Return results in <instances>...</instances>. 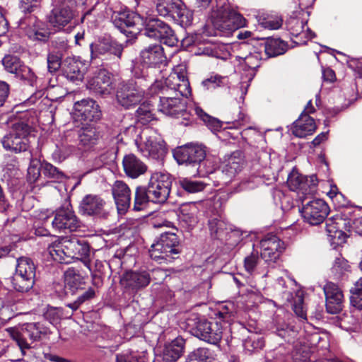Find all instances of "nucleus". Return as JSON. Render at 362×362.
<instances>
[{
	"label": "nucleus",
	"mask_w": 362,
	"mask_h": 362,
	"mask_svg": "<svg viewBox=\"0 0 362 362\" xmlns=\"http://www.w3.org/2000/svg\"><path fill=\"white\" fill-rule=\"evenodd\" d=\"M42 163L40 160L32 158L28 168L27 179L30 183H35L40 176Z\"/></svg>",
	"instance_id": "8fccbe9b"
},
{
	"label": "nucleus",
	"mask_w": 362,
	"mask_h": 362,
	"mask_svg": "<svg viewBox=\"0 0 362 362\" xmlns=\"http://www.w3.org/2000/svg\"><path fill=\"white\" fill-rule=\"evenodd\" d=\"M307 22L298 18H290L286 26L291 35L293 37V42L298 45H305L306 42L315 37V34L309 28L305 27Z\"/></svg>",
	"instance_id": "5701e85b"
},
{
	"label": "nucleus",
	"mask_w": 362,
	"mask_h": 362,
	"mask_svg": "<svg viewBox=\"0 0 362 362\" xmlns=\"http://www.w3.org/2000/svg\"><path fill=\"white\" fill-rule=\"evenodd\" d=\"M163 95L160 96L158 110L163 113L173 116L179 117L181 115L187 118L186 102L178 95L177 93L173 94L169 92H162Z\"/></svg>",
	"instance_id": "a211bd4d"
},
{
	"label": "nucleus",
	"mask_w": 362,
	"mask_h": 362,
	"mask_svg": "<svg viewBox=\"0 0 362 362\" xmlns=\"http://www.w3.org/2000/svg\"><path fill=\"white\" fill-rule=\"evenodd\" d=\"M146 136L141 151L145 156L153 159H162L167 153L164 141L153 131L146 129L143 132Z\"/></svg>",
	"instance_id": "6ab92c4d"
},
{
	"label": "nucleus",
	"mask_w": 362,
	"mask_h": 362,
	"mask_svg": "<svg viewBox=\"0 0 362 362\" xmlns=\"http://www.w3.org/2000/svg\"><path fill=\"white\" fill-rule=\"evenodd\" d=\"M151 90L153 93L159 91L169 92L173 94L177 93L181 97L188 98L191 95L189 81L187 76L186 66L180 64L173 69V71L165 80V86L161 81H156L151 86Z\"/></svg>",
	"instance_id": "f03ea898"
},
{
	"label": "nucleus",
	"mask_w": 362,
	"mask_h": 362,
	"mask_svg": "<svg viewBox=\"0 0 362 362\" xmlns=\"http://www.w3.org/2000/svg\"><path fill=\"white\" fill-rule=\"evenodd\" d=\"M144 35L169 47L175 46L178 42L170 26L164 21L156 18H149L146 21Z\"/></svg>",
	"instance_id": "1a4fd4ad"
},
{
	"label": "nucleus",
	"mask_w": 362,
	"mask_h": 362,
	"mask_svg": "<svg viewBox=\"0 0 362 362\" xmlns=\"http://www.w3.org/2000/svg\"><path fill=\"white\" fill-rule=\"evenodd\" d=\"M145 92L136 81L129 80L120 84L117 91V100L125 109L134 107L144 98Z\"/></svg>",
	"instance_id": "f8f14e48"
},
{
	"label": "nucleus",
	"mask_w": 362,
	"mask_h": 362,
	"mask_svg": "<svg viewBox=\"0 0 362 362\" xmlns=\"http://www.w3.org/2000/svg\"><path fill=\"white\" fill-rule=\"evenodd\" d=\"M151 275L146 271L127 272L121 279V284L125 288L137 290L147 286L151 281Z\"/></svg>",
	"instance_id": "cd10ccee"
},
{
	"label": "nucleus",
	"mask_w": 362,
	"mask_h": 362,
	"mask_svg": "<svg viewBox=\"0 0 362 362\" xmlns=\"http://www.w3.org/2000/svg\"><path fill=\"white\" fill-rule=\"evenodd\" d=\"M16 76L23 80L27 81L30 86H33L37 79L35 74L31 69L23 64L16 74Z\"/></svg>",
	"instance_id": "bf43d9fd"
},
{
	"label": "nucleus",
	"mask_w": 362,
	"mask_h": 362,
	"mask_svg": "<svg viewBox=\"0 0 362 362\" xmlns=\"http://www.w3.org/2000/svg\"><path fill=\"white\" fill-rule=\"evenodd\" d=\"M223 329L221 322L198 320L192 328V333L206 343L218 346L223 337Z\"/></svg>",
	"instance_id": "9d476101"
},
{
	"label": "nucleus",
	"mask_w": 362,
	"mask_h": 362,
	"mask_svg": "<svg viewBox=\"0 0 362 362\" xmlns=\"http://www.w3.org/2000/svg\"><path fill=\"white\" fill-rule=\"evenodd\" d=\"M151 202V198L148 195L147 188L144 187H137L135 192L134 209L135 211H140L144 204Z\"/></svg>",
	"instance_id": "a18cd8bd"
},
{
	"label": "nucleus",
	"mask_w": 362,
	"mask_h": 362,
	"mask_svg": "<svg viewBox=\"0 0 362 362\" xmlns=\"http://www.w3.org/2000/svg\"><path fill=\"white\" fill-rule=\"evenodd\" d=\"M185 341L182 337H177L170 343L165 345L163 350V359L165 362H175L184 353Z\"/></svg>",
	"instance_id": "f704fd0d"
},
{
	"label": "nucleus",
	"mask_w": 362,
	"mask_h": 362,
	"mask_svg": "<svg viewBox=\"0 0 362 362\" xmlns=\"http://www.w3.org/2000/svg\"><path fill=\"white\" fill-rule=\"evenodd\" d=\"M61 314V310L59 308L50 307L47 308V311L44 314V316L45 319L53 324L60 319Z\"/></svg>",
	"instance_id": "338daca9"
},
{
	"label": "nucleus",
	"mask_w": 362,
	"mask_h": 362,
	"mask_svg": "<svg viewBox=\"0 0 362 362\" xmlns=\"http://www.w3.org/2000/svg\"><path fill=\"white\" fill-rule=\"evenodd\" d=\"M179 240L174 233L165 232L151 245L149 255L159 264L171 262L180 254Z\"/></svg>",
	"instance_id": "7ed1b4c3"
},
{
	"label": "nucleus",
	"mask_w": 362,
	"mask_h": 362,
	"mask_svg": "<svg viewBox=\"0 0 362 362\" xmlns=\"http://www.w3.org/2000/svg\"><path fill=\"white\" fill-rule=\"evenodd\" d=\"M276 332L278 336L288 342H291L297 334L295 327L287 324H278Z\"/></svg>",
	"instance_id": "3c124183"
},
{
	"label": "nucleus",
	"mask_w": 362,
	"mask_h": 362,
	"mask_svg": "<svg viewBox=\"0 0 362 362\" xmlns=\"http://www.w3.org/2000/svg\"><path fill=\"white\" fill-rule=\"evenodd\" d=\"M112 18L115 28L127 37L136 35L144 23L141 16L132 11L115 13Z\"/></svg>",
	"instance_id": "4468645a"
},
{
	"label": "nucleus",
	"mask_w": 362,
	"mask_h": 362,
	"mask_svg": "<svg viewBox=\"0 0 362 362\" xmlns=\"http://www.w3.org/2000/svg\"><path fill=\"white\" fill-rule=\"evenodd\" d=\"M122 165L125 174L132 179L139 177L147 170V165L132 153L124 157Z\"/></svg>",
	"instance_id": "2f4dec72"
},
{
	"label": "nucleus",
	"mask_w": 362,
	"mask_h": 362,
	"mask_svg": "<svg viewBox=\"0 0 362 362\" xmlns=\"http://www.w3.org/2000/svg\"><path fill=\"white\" fill-rule=\"evenodd\" d=\"M111 189L119 213H125L131 204L130 188L124 181L116 180Z\"/></svg>",
	"instance_id": "a878e982"
},
{
	"label": "nucleus",
	"mask_w": 362,
	"mask_h": 362,
	"mask_svg": "<svg viewBox=\"0 0 362 362\" xmlns=\"http://www.w3.org/2000/svg\"><path fill=\"white\" fill-rule=\"evenodd\" d=\"M173 156L179 164H200L206 157V151L202 146L187 144L176 148Z\"/></svg>",
	"instance_id": "412c9836"
},
{
	"label": "nucleus",
	"mask_w": 362,
	"mask_h": 362,
	"mask_svg": "<svg viewBox=\"0 0 362 362\" xmlns=\"http://www.w3.org/2000/svg\"><path fill=\"white\" fill-rule=\"evenodd\" d=\"M217 358V355L214 351L201 347L191 352L187 358V362H214Z\"/></svg>",
	"instance_id": "c9c22d12"
},
{
	"label": "nucleus",
	"mask_w": 362,
	"mask_h": 362,
	"mask_svg": "<svg viewBox=\"0 0 362 362\" xmlns=\"http://www.w3.org/2000/svg\"><path fill=\"white\" fill-rule=\"evenodd\" d=\"M245 162L242 151H235L230 155L224 156L221 165L222 179L225 183H228L238 175L244 168Z\"/></svg>",
	"instance_id": "aec40b11"
},
{
	"label": "nucleus",
	"mask_w": 362,
	"mask_h": 362,
	"mask_svg": "<svg viewBox=\"0 0 362 362\" xmlns=\"http://www.w3.org/2000/svg\"><path fill=\"white\" fill-rule=\"evenodd\" d=\"M64 75L70 81H81L86 70V64L80 59L67 57L62 64Z\"/></svg>",
	"instance_id": "c85d7f7f"
},
{
	"label": "nucleus",
	"mask_w": 362,
	"mask_h": 362,
	"mask_svg": "<svg viewBox=\"0 0 362 362\" xmlns=\"http://www.w3.org/2000/svg\"><path fill=\"white\" fill-rule=\"evenodd\" d=\"M349 269L348 262L344 257H337L334 262L331 272L335 278L339 279L349 271Z\"/></svg>",
	"instance_id": "603ef678"
},
{
	"label": "nucleus",
	"mask_w": 362,
	"mask_h": 362,
	"mask_svg": "<svg viewBox=\"0 0 362 362\" xmlns=\"http://www.w3.org/2000/svg\"><path fill=\"white\" fill-rule=\"evenodd\" d=\"M336 219L330 218L326 221L325 228L327 235L333 238H340V236L343 234L342 230L339 228V223L336 222Z\"/></svg>",
	"instance_id": "5fc2aeb1"
},
{
	"label": "nucleus",
	"mask_w": 362,
	"mask_h": 362,
	"mask_svg": "<svg viewBox=\"0 0 362 362\" xmlns=\"http://www.w3.org/2000/svg\"><path fill=\"white\" fill-rule=\"evenodd\" d=\"M262 54L259 52L250 53L248 55L243 58L245 66H247L249 70H250L248 81H250L255 76V71L260 66Z\"/></svg>",
	"instance_id": "c03bdc74"
},
{
	"label": "nucleus",
	"mask_w": 362,
	"mask_h": 362,
	"mask_svg": "<svg viewBox=\"0 0 362 362\" xmlns=\"http://www.w3.org/2000/svg\"><path fill=\"white\" fill-rule=\"evenodd\" d=\"M52 225L56 230L71 232L80 228L81 222L75 214L71 206L66 204L55 211Z\"/></svg>",
	"instance_id": "2eb2a0df"
},
{
	"label": "nucleus",
	"mask_w": 362,
	"mask_h": 362,
	"mask_svg": "<svg viewBox=\"0 0 362 362\" xmlns=\"http://www.w3.org/2000/svg\"><path fill=\"white\" fill-rule=\"evenodd\" d=\"M318 180L315 175L309 177L300 174L293 170L288 175L287 185L289 189L296 192L300 199H305L308 195H313L317 192Z\"/></svg>",
	"instance_id": "9b49d317"
},
{
	"label": "nucleus",
	"mask_w": 362,
	"mask_h": 362,
	"mask_svg": "<svg viewBox=\"0 0 362 362\" xmlns=\"http://www.w3.org/2000/svg\"><path fill=\"white\" fill-rule=\"evenodd\" d=\"M293 311L299 317L306 320V311L303 305V298L301 295H298L294 300Z\"/></svg>",
	"instance_id": "0e129e2a"
},
{
	"label": "nucleus",
	"mask_w": 362,
	"mask_h": 362,
	"mask_svg": "<svg viewBox=\"0 0 362 362\" xmlns=\"http://www.w3.org/2000/svg\"><path fill=\"white\" fill-rule=\"evenodd\" d=\"M35 284V278L21 276L17 273L15 274L12 279V285L13 288L18 292H28L30 291Z\"/></svg>",
	"instance_id": "ea45409f"
},
{
	"label": "nucleus",
	"mask_w": 362,
	"mask_h": 362,
	"mask_svg": "<svg viewBox=\"0 0 362 362\" xmlns=\"http://www.w3.org/2000/svg\"><path fill=\"white\" fill-rule=\"evenodd\" d=\"M36 267L33 261L26 257H21L17 259L16 273L21 276L35 277Z\"/></svg>",
	"instance_id": "58836bf2"
},
{
	"label": "nucleus",
	"mask_w": 362,
	"mask_h": 362,
	"mask_svg": "<svg viewBox=\"0 0 362 362\" xmlns=\"http://www.w3.org/2000/svg\"><path fill=\"white\" fill-rule=\"evenodd\" d=\"M62 54L56 53L54 51L50 52L47 55V69L50 73L55 72L62 66Z\"/></svg>",
	"instance_id": "864d4df0"
},
{
	"label": "nucleus",
	"mask_w": 362,
	"mask_h": 362,
	"mask_svg": "<svg viewBox=\"0 0 362 362\" xmlns=\"http://www.w3.org/2000/svg\"><path fill=\"white\" fill-rule=\"evenodd\" d=\"M47 250L56 262L69 264L76 258L81 259L90 271V247L83 238L76 235L62 237L49 245Z\"/></svg>",
	"instance_id": "f257e3e1"
},
{
	"label": "nucleus",
	"mask_w": 362,
	"mask_h": 362,
	"mask_svg": "<svg viewBox=\"0 0 362 362\" xmlns=\"http://www.w3.org/2000/svg\"><path fill=\"white\" fill-rule=\"evenodd\" d=\"M88 88L101 95L110 93L112 89L110 74L105 70H100L97 76L89 81Z\"/></svg>",
	"instance_id": "7c9ffc66"
},
{
	"label": "nucleus",
	"mask_w": 362,
	"mask_h": 362,
	"mask_svg": "<svg viewBox=\"0 0 362 362\" xmlns=\"http://www.w3.org/2000/svg\"><path fill=\"white\" fill-rule=\"evenodd\" d=\"M208 226L211 235L214 238L222 239L229 232L232 227L225 220L222 215L212 216L208 221Z\"/></svg>",
	"instance_id": "72a5a7b5"
},
{
	"label": "nucleus",
	"mask_w": 362,
	"mask_h": 362,
	"mask_svg": "<svg viewBox=\"0 0 362 362\" xmlns=\"http://www.w3.org/2000/svg\"><path fill=\"white\" fill-rule=\"evenodd\" d=\"M279 42L276 40H269L264 45V51L269 57H275L282 54L279 47Z\"/></svg>",
	"instance_id": "052dcab7"
},
{
	"label": "nucleus",
	"mask_w": 362,
	"mask_h": 362,
	"mask_svg": "<svg viewBox=\"0 0 362 362\" xmlns=\"http://www.w3.org/2000/svg\"><path fill=\"white\" fill-rule=\"evenodd\" d=\"M141 62L153 66L163 63L165 60L163 49L160 44L154 43L145 47L140 53Z\"/></svg>",
	"instance_id": "c756f323"
},
{
	"label": "nucleus",
	"mask_w": 362,
	"mask_h": 362,
	"mask_svg": "<svg viewBox=\"0 0 362 362\" xmlns=\"http://www.w3.org/2000/svg\"><path fill=\"white\" fill-rule=\"evenodd\" d=\"M326 300V309L329 313L336 314L342 310L344 295L337 285L327 282L323 287Z\"/></svg>",
	"instance_id": "393cba45"
},
{
	"label": "nucleus",
	"mask_w": 362,
	"mask_h": 362,
	"mask_svg": "<svg viewBox=\"0 0 362 362\" xmlns=\"http://www.w3.org/2000/svg\"><path fill=\"white\" fill-rule=\"evenodd\" d=\"M8 336L16 342L24 355L27 350L35 348L36 342L46 331L40 323H25L18 327H8L6 329Z\"/></svg>",
	"instance_id": "20e7f679"
},
{
	"label": "nucleus",
	"mask_w": 362,
	"mask_h": 362,
	"mask_svg": "<svg viewBox=\"0 0 362 362\" xmlns=\"http://www.w3.org/2000/svg\"><path fill=\"white\" fill-rule=\"evenodd\" d=\"M19 26L32 40L45 42L49 37L50 31L48 26L35 16L21 18Z\"/></svg>",
	"instance_id": "f3484780"
},
{
	"label": "nucleus",
	"mask_w": 362,
	"mask_h": 362,
	"mask_svg": "<svg viewBox=\"0 0 362 362\" xmlns=\"http://www.w3.org/2000/svg\"><path fill=\"white\" fill-rule=\"evenodd\" d=\"M300 212L305 221L310 225H318L328 216L329 207L323 199H314L305 204Z\"/></svg>",
	"instance_id": "dca6fc26"
},
{
	"label": "nucleus",
	"mask_w": 362,
	"mask_h": 362,
	"mask_svg": "<svg viewBox=\"0 0 362 362\" xmlns=\"http://www.w3.org/2000/svg\"><path fill=\"white\" fill-rule=\"evenodd\" d=\"M315 129V122L308 114H301L291 127L292 134L299 138H305L313 134Z\"/></svg>",
	"instance_id": "473e14b6"
},
{
	"label": "nucleus",
	"mask_w": 362,
	"mask_h": 362,
	"mask_svg": "<svg viewBox=\"0 0 362 362\" xmlns=\"http://www.w3.org/2000/svg\"><path fill=\"white\" fill-rule=\"evenodd\" d=\"M51 6L52 8L47 20L54 28L60 30L74 24L76 0H51Z\"/></svg>",
	"instance_id": "6e6552de"
},
{
	"label": "nucleus",
	"mask_w": 362,
	"mask_h": 362,
	"mask_svg": "<svg viewBox=\"0 0 362 362\" xmlns=\"http://www.w3.org/2000/svg\"><path fill=\"white\" fill-rule=\"evenodd\" d=\"M226 78L221 77L219 76H211L209 78L204 81L202 84L207 89L215 88L216 87L221 86L224 83V81Z\"/></svg>",
	"instance_id": "69168bd1"
},
{
	"label": "nucleus",
	"mask_w": 362,
	"mask_h": 362,
	"mask_svg": "<svg viewBox=\"0 0 362 362\" xmlns=\"http://www.w3.org/2000/svg\"><path fill=\"white\" fill-rule=\"evenodd\" d=\"M193 111L212 132L219 131L222 128L221 121L209 115L201 107L196 106L193 108Z\"/></svg>",
	"instance_id": "a19ab883"
},
{
	"label": "nucleus",
	"mask_w": 362,
	"mask_h": 362,
	"mask_svg": "<svg viewBox=\"0 0 362 362\" xmlns=\"http://www.w3.org/2000/svg\"><path fill=\"white\" fill-rule=\"evenodd\" d=\"M214 28L223 36H228L247 25V20L228 6H221L212 16Z\"/></svg>",
	"instance_id": "39448f33"
},
{
	"label": "nucleus",
	"mask_w": 362,
	"mask_h": 362,
	"mask_svg": "<svg viewBox=\"0 0 362 362\" xmlns=\"http://www.w3.org/2000/svg\"><path fill=\"white\" fill-rule=\"evenodd\" d=\"M41 168L43 175L54 182H61L66 178L63 171L47 161L42 163Z\"/></svg>",
	"instance_id": "79ce46f5"
},
{
	"label": "nucleus",
	"mask_w": 362,
	"mask_h": 362,
	"mask_svg": "<svg viewBox=\"0 0 362 362\" xmlns=\"http://www.w3.org/2000/svg\"><path fill=\"white\" fill-rule=\"evenodd\" d=\"M258 252H252L250 255L247 256L244 259V267L245 270L252 274L255 269L258 263Z\"/></svg>",
	"instance_id": "680f3d73"
},
{
	"label": "nucleus",
	"mask_w": 362,
	"mask_h": 362,
	"mask_svg": "<svg viewBox=\"0 0 362 362\" xmlns=\"http://www.w3.org/2000/svg\"><path fill=\"white\" fill-rule=\"evenodd\" d=\"M110 48V41L107 40H104L100 41L97 44H91L90 45V52L92 57H98V55H103L107 52H109Z\"/></svg>",
	"instance_id": "13d9d810"
},
{
	"label": "nucleus",
	"mask_w": 362,
	"mask_h": 362,
	"mask_svg": "<svg viewBox=\"0 0 362 362\" xmlns=\"http://www.w3.org/2000/svg\"><path fill=\"white\" fill-rule=\"evenodd\" d=\"M74 108L76 116L84 122L97 121L101 116L99 105L90 99H83L75 103Z\"/></svg>",
	"instance_id": "bb28decb"
},
{
	"label": "nucleus",
	"mask_w": 362,
	"mask_h": 362,
	"mask_svg": "<svg viewBox=\"0 0 362 362\" xmlns=\"http://www.w3.org/2000/svg\"><path fill=\"white\" fill-rule=\"evenodd\" d=\"M99 138V133L93 127L83 128L78 134L79 144L86 149H89L97 144Z\"/></svg>",
	"instance_id": "4c0bfd02"
},
{
	"label": "nucleus",
	"mask_w": 362,
	"mask_h": 362,
	"mask_svg": "<svg viewBox=\"0 0 362 362\" xmlns=\"http://www.w3.org/2000/svg\"><path fill=\"white\" fill-rule=\"evenodd\" d=\"M105 202L98 195L87 194L79 205L80 211L87 216L106 218L108 213L105 209Z\"/></svg>",
	"instance_id": "4be33fe9"
},
{
	"label": "nucleus",
	"mask_w": 362,
	"mask_h": 362,
	"mask_svg": "<svg viewBox=\"0 0 362 362\" xmlns=\"http://www.w3.org/2000/svg\"><path fill=\"white\" fill-rule=\"evenodd\" d=\"M69 40L65 37H56L52 41V51L64 55L69 49Z\"/></svg>",
	"instance_id": "6e6d98bb"
},
{
	"label": "nucleus",
	"mask_w": 362,
	"mask_h": 362,
	"mask_svg": "<svg viewBox=\"0 0 362 362\" xmlns=\"http://www.w3.org/2000/svg\"><path fill=\"white\" fill-rule=\"evenodd\" d=\"M136 120L141 124H147L155 119L152 108L148 103H142L135 112Z\"/></svg>",
	"instance_id": "37998d69"
},
{
	"label": "nucleus",
	"mask_w": 362,
	"mask_h": 362,
	"mask_svg": "<svg viewBox=\"0 0 362 362\" xmlns=\"http://www.w3.org/2000/svg\"><path fill=\"white\" fill-rule=\"evenodd\" d=\"M4 69L9 73L16 74L22 66L20 59L14 55H6L2 59Z\"/></svg>",
	"instance_id": "09e8293b"
},
{
	"label": "nucleus",
	"mask_w": 362,
	"mask_h": 362,
	"mask_svg": "<svg viewBox=\"0 0 362 362\" xmlns=\"http://www.w3.org/2000/svg\"><path fill=\"white\" fill-rule=\"evenodd\" d=\"M171 183V180L168 174L153 173L146 187L148 195L151 198V202L164 203L170 194Z\"/></svg>",
	"instance_id": "ddd939ff"
},
{
	"label": "nucleus",
	"mask_w": 362,
	"mask_h": 362,
	"mask_svg": "<svg viewBox=\"0 0 362 362\" xmlns=\"http://www.w3.org/2000/svg\"><path fill=\"white\" fill-rule=\"evenodd\" d=\"M106 162V156L105 155H101L99 157L95 158L93 160H88L86 165L89 168L88 171L90 172L100 168Z\"/></svg>",
	"instance_id": "774afa93"
},
{
	"label": "nucleus",
	"mask_w": 362,
	"mask_h": 362,
	"mask_svg": "<svg viewBox=\"0 0 362 362\" xmlns=\"http://www.w3.org/2000/svg\"><path fill=\"white\" fill-rule=\"evenodd\" d=\"M351 304L358 310H362V277L360 278L350 290Z\"/></svg>",
	"instance_id": "de8ad7c7"
},
{
	"label": "nucleus",
	"mask_w": 362,
	"mask_h": 362,
	"mask_svg": "<svg viewBox=\"0 0 362 362\" xmlns=\"http://www.w3.org/2000/svg\"><path fill=\"white\" fill-rule=\"evenodd\" d=\"M156 11L161 16L173 19L182 27H187L192 23L193 12L182 0H157Z\"/></svg>",
	"instance_id": "0eeeda50"
},
{
	"label": "nucleus",
	"mask_w": 362,
	"mask_h": 362,
	"mask_svg": "<svg viewBox=\"0 0 362 362\" xmlns=\"http://www.w3.org/2000/svg\"><path fill=\"white\" fill-rule=\"evenodd\" d=\"M180 187L189 193H197L202 192L206 187V184L202 181L192 180L183 178L179 180Z\"/></svg>",
	"instance_id": "49530a36"
},
{
	"label": "nucleus",
	"mask_w": 362,
	"mask_h": 362,
	"mask_svg": "<svg viewBox=\"0 0 362 362\" xmlns=\"http://www.w3.org/2000/svg\"><path fill=\"white\" fill-rule=\"evenodd\" d=\"M65 287L72 293L78 290L83 283V278L78 269L69 267L64 273Z\"/></svg>",
	"instance_id": "e433bc0d"
},
{
	"label": "nucleus",
	"mask_w": 362,
	"mask_h": 362,
	"mask_svg": "<svg viewBox=\"0 0 362 362\" xmlns=\"http://www.w3.org/2000/svg\"><path fill=\"white\" fill-rule=\"evenodd\" d=\"M32 127L25 121L14 123L9 132L1 140L4 149L16 153L25 151L30 146L29 135Z\"/></svg>",
	"instance_id": "423d86ee"
},
{
	"label": "nucleus",
	"mask_w": 362,
	"mask_h": 362,
	"mask_svg": "<svg viewBox=\"0 0 362 362\" xmlns=\"http://www.w3.org/2000/svg\"><path fill=\"white\" fill-rule=\"evenodd\" d=\"M40 6V0H21L19 8L24 13H30Z\"/></svg>",
	"instance_id": "e2e57ef3"
},
{
	"label": "nucleus",
	"mask_w": 362,
	"mask_h": 362,
	"mask_svg": "<svg viewBox=\"0 0 362 362\" xmlns=\"http://www.w3.org/2000/svg\"><path fill=\"white\" fill-rule=\"evenodd\" d=\"M116 362H144L138 352L124 351L116 355Z\"/></svg>",
	"instance_id": "4d7b16f0"
},
{
	"label": "nucleus",
	"mask_w": 362,
	"mask_h": 362,
	"mask_svg": "<svg viewBox=\"0 0 362 362\" xmlns=\"http://www.w3.org/2000/svg\"><path fill=\"white\" fill-rule=\"evenodd\" d=\"M261 257L266 262H275L284 250V244L275 235H267L260 242Z\"/></svg>",
	"instance_id": "b1692460"
}]
</instances>
